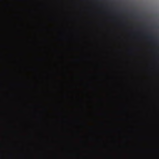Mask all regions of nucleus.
<instances>
[{"instance_id": "obj_1", "label": "nucleus", "mask_w": 159, "mask_h": 159, "mask_svg": "<svg viewBox=\"0 0 159 159\" xmlns=\"http://www.w3.org/2000/svg\"><path fill=\"white\" fill-rule=\"evenodd\" d=\"M1 0V62H2V2Z\"/></svg>"}, {"instance_id": "obj_2", "label": "nucleus", "mask_w": 159, "mask_h": 159, "mask_svg": "<svg viewBox=\"0 0 159 159\" xmlns=\"http://www.w3.org/2000/svg\"><path fill=\"white\" fill-rule=\"evenodd\" d=\"M148 38H149L150 39H153V38L151 36H150V35H149L148 36Z\"/></svg>"}, {"instance_id": "obj_3", "label": "nucleus", "mask_w": 159, "mask_h": 159, "mask_svg": "<svg viewBox=\"0 0 159 159\" xmlns=\"http://www.w3.org/2000/svg\"><path fill=\"white\" fill-rule=\"evenodd\" d=\"M11 5V4H6V6L7 7H9Z\"/></svg>"}, {"instance_id": "obj_4", "label": "nucleus", "mask_w": 159, "mask_h": 159, "mask_svg": "<svg viewBox=\"0 0 159 159\" xmlns=\"http://www.w3.org/2000/svg\"><path fill=\"white\" fill-rule=\"evenodd\" d=\"M9 56H10V57H12V56H13L12 54H11V53L9 54Z\"/></svg>"}, {"instance_id": "obj_5", "label": "nucleus", "mask_w": 159, "mask_h": 159, "mask_svg": "<svg viewBox=\"0 0 159 159\" xmlns=\"http://www.w3.org/2000/svg\"><path fill=\"white\" fill-rule=\"evenodd\" d=\"M6 47H7V48L8 49L11 48V47L9 45H7Z\"/></svg>"}, {"instance_id": "obj_6", "label": "nucleus", "mask_w": 159, "mask_h": 159, "mask_svg": "<svg viewBox=\"0 0 159 159\" xmlns=\"http://www.w3.org/2000/svg\"><path fill=\"white\" fill-rule=\"evenodd\" d=\"M9 71H10L9 69H7V71L8 72V73H9Z\"/></svg>"}, {"instance_id": "obj_7", "label": "nucleus", "mask_w": 159, "mask_h": 159, "mask_svg": "<svg viewBox=\"0 0 159 159\" xmlns=\"http://www.w3.org/2000/svg\"><path fill=\"white\" fill-rule=\"evenodd\" d=\"M9 21L11 22V20H9Z\"/></svg>"}, {"instance_id": "obj_8", "label": "nucleus", "mask_w": 159, "mask_h": 159, "mask_svg": "<svg viewBox=\"0 0 159 159\" xmlns=\"http://www.w3.org/2000/svg\"><path fill=\"white\" fill-rule=\"evenodd\" d=\"M158 38L157 37V38H156V39H157Z\"/></svg>"}]
</instances>
